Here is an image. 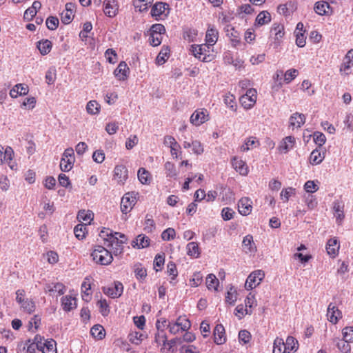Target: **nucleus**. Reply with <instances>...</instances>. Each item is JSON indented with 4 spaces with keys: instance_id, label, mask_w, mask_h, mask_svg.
I'll return each instance as SVG.
<instances>
[{
    "instance_id": "obj_1",
    "label": "nucleus",
    "mask_w": 353,
    "mask_h": 353,
    "mask_svg": "<svg viewBox=\"0 0 353 353\" xmlns=\"http://www.w3.org/2000/svg\"><path fill=\"white\" fill-rule=\"evenodd\" d=\"M93 261L103 265L110 264L113 260L112 254L101 245H96L91 253Z\"/></svg>"
},
{
    "instance_id": "obj_2",
    "label": "nucleus",
    "mask_w": 353,
    "mask_h": 353,
    "mask_svg": "<svg viewBox=\"0 0 353 353\" xmlns=\"http://www.w3.org/2000/svg\"><path fill=\"white\" fill-rule=\"evenodd\" d=\"M352 327H345L343 329V339H336V346L342 353H350L351 346L349 343H353Z\"/></svg>"
},
{
    "instance_id": "obj_3",
    "label": "nucleus",
    "mask_w": 353,
    "mask_h": 353,
    "mask_svg": "<svg viewBox=\"0 0 353 353\" xmlns=\"http://www.w3.org/2000/svg\"><path fill=\"white\" fill-rule=\"evenodd\" d=\"M265 277L263 270H259L252 272L248 277L245 287L247 290H250L258 286Z\"/></svg>"
},
{
    "instance_id": "obj_4",
    "label": "nucleus",
    "mask_w": 353,
    "mask_h": 353,
    "mask_svg": "<svg viewBox=\"0 0 353 353\" xmlns=\"http://www.w3.org/2000/svg\"><path fill=\"white\" fill-rule=\"evenodd\" d=\"M170 13L169 4L164 2H157L153 5L151 10V15L155 17L156 20H159L158 17L163 15L167 17Z\"/></svg>"
},
{
    "instance_id": "obj_5",
    "label": "nucleus",
    "mask_w": 353,
    "mask_h": 353,
    "mask_svg": "<svg viewBox=\"0 0 353 353\" xmlns=\"http://www.w3.org/2000/svg\"><path fill=\"white\" fill-rule=\"evenodd\" d=\"M102 290L105 294L112 299L118 298L123 294V285L119 281H114L112 286L103 287Z\"/></svg>"
},
{
    "instance_id": "obj_6",
    "label": "nucleus",
    "mask_w": 353,
    "mask_h": 353,
    "mask_svg": "<svg viewBox=\"0 0 353 353\" xmlns=\"http://www.w3.org/2000/svg\"><path fill=\"white\" fill-rule=\"evenodd\" d=\"M134 192L126 193L121 199V210L123 213L127 214L136 203V197L133 196Z\"/></svg>"
},
{
    "instance_id": "obj_7",
    "label": "nucleus",
    "mask_w": 353,
    "mask_h": 353,
    "mask_svg": "<svg viewBox=\"0 0 353 353\" xmlns=\"http://www.w3.org/2000/svg\"><path fill=\"white\" fill-rule=\"evenodd\" d=\"M103 12L109 17H114L117 15L119 10V5L117 0H105Z\"/></svg>"
},
{
    "instance_id": "obj_8",
    "label": "nucleus",
    "mask_w": 353,
    "mask_h": 353,
    "mask_svg": "<svg viewBox=\"0 0 353 353\" xmlns=\"http://www.w3.org/2000/svg\"><path fill=\"white\" fill-rule=\"evenodd\" d=\"M270 33L272 35L274 34V41L273 44L274 48H277L280 46L281 39H282L285 34L283 26L274 23L271 28Z\"/></svg>"
},
{
    "instance_id": "obj_9",
    "label": "nucleus",
    "mask_w": 353,
    "mask_h": 353,
    "mask_svg": "<svg viewBox=\"0 0 353 353\" xmlns=\"http://www.w3.org/2000/svg\"><path fill=\"white\" fill-rule=\"evenodd\" d=\"M114 176L120 184H124L128 177V171L125 166L118 165L114 168Z\"/></svg>"
},
{
    "instance_id": "obj_10",
    "label": "nucleus",
    "mask_w": 353,
    "mask_h": 353,
    "mask_svg": "<svg viewBox=\"0 0 353 353\" xmlns=\"http://www.w3.org/2000/svg\"><path fill=\"white\" fill-rule=\"evenodd\" d=\"M315 12L319 15H329L332 12V8L326 1H317L314 6Z\"/></svg>"
},
{
    "instance_id": "obj_11",
    "label": "nucleus",
    "mask_w": 353,
    "mask_h": 353,
    "mask_svg": "<svg viewBox=\"0 0 353 353\" xmlns=\"http://www.w3.org/2000/svg\"><path fill=\"white\" fill-rule=\"evenodd\" d=\"M327 316L332 323H336L339 318H341V312L332 303H330L327 307Z\"/></svg>"
},
{
    "instance_id": "obj_12",
    "label": "nucleus",
    "mask_w": 353,
    "mask_h": 353,
    "mask_svg": "<svg viewBox=\"0 0 353 353\" xmlns=\"http://www.w3.org/2000/svg\"><path fill=\"white\" fill-rule=\"evenodd\" d=\"M295 143V138L292 136H288L284 138L280 143L278 150L281 153H287L291 150Z\"/></svg>"
},
{
    "instance_id": "obj_13",
    "label": "nucleus",
    "mask_w": 353,
    "mask_h": 353,
    "mask_svg": "<svg viewBox=\"0 0 353 353\" xmlns=\"http://www.w3.org/2000/svg\"><path fill=\"white\" fill-rule=\"evenodd\" d=\"M214 343L217 345H221L225 343L226 337L225 336V328L221 324L216 325L214 330Z\"/></svg>"
},
{
    "instance_id": "obj_14",
    "label": "nucleus",
    "mask_w": 353,
    "mask_h": 353,
    "mask_svg": "<svg viewBox=\"0 0 353 353\" xmlns=\"http://www.w3.org/2000/svg\"><path fill=\"white\" fill-rule=\"evenodd\" d=\"M232 165L235 170L239 172L240 174L245 176L248 174V170L246 163L236 157H234L232 158Z\"/></svg>"
},
{
    "instance_id": "obj_15",
    "label": "nucleus",
    "mask_w": 353,
    "mask_h": 353,
    "mask_svg": "<svg viewBox=\"0 0 353 353\" xmlns=\"http://www.w3.org/2000/svg\"><path fill=\"white\" fill-rule=\"evenodd\" d=\"M333 211L338 223L341 222L344 219V203L342 201L336 200L333 203Z\"/></svg>"
},
{
    "instance_id": "obj_16",
    "label": "nucleus",
    "mask_w": 353,
    "mask_h": 353,
    "mask_svg": "<svg viewBox=\"0 0 353 353\" xmlns=\"http://www.w3.org/2000/svg\"><path fill=\"white\" fill-rule=\"evenodd\" d=\"M214 45H210L209 43L199 46V52L201 55V60L203 62H210L213 59V54L210 53V48Z\"/></svg>"
},
{
    "instance_id": "obj_17",
    "label": "nucleus",
    "mask_w": 353,
    "mask_h": 353,
    "mask_svg": "<svg viewBox=\"0 0 353 353\" xmlns=\"http://www.w3.org/2000/svg\"><path fill=\"white\" fill-rule=\"evenodd\" d=\"M218 30L214 26L209 25L205 34L206 42L209 43L210 45H214L218 40Z\"/></svg>"
},
{
    "instance_id": "obj_18",
    "label": "nucleus",
    "mask_w": 353,
    "mask_h": 353,
    "mask_svg": "<svg viewBox=\"0 0 353 353\" xmlns=\"http://www.w3.org/2000/svg\"><path fill=\"white\" fill-rule=\"evenodd\" d=\"M339 247V243L336 239H329L326 245L327 254L334 258L338 254Z\"/></svg>"
},
{
    "instance_id": "obj_19",
    "label": "nucleus",
    "mask_w": 353,
    "mask_h": 353,
    "mask_svg": "<svg viewBox=\"0 0 353 353\" xmlns=\"http://www.w3.org/2000/svg\"><path fill=\"white\" fill-rule=\"evenodd\" d=\"M129 68L125 61H121L114 71V76L119 80H125L128 76Z\"/></svg>"
},
{
    "instance_id": "obj_20",
    "label": "nucleus",
    "mask_w": 353,
    "mask_h": 353,
    "mask_svg": "<svg viewBox=\"0 0 353 353\" xmlns=\"http://www.w3.org/2000/svg\"><path fill=\"white\" fill-rule=\"evenodd\" d=\"M150 239L145 234H139L136 239L132 241L131 245L133 248H145L150 245Z\"/></svg>"
},
{
    "instance_id": "obj_21",
    "label": "nucleus",
    "mask_w": 353,
    "mask_h": 353,
    "mask_svg": "<svg viewBox=\"0 0 353 353\" xmlns=\"http://www.w3.org/2000/svg\"><path fill=\"white\" fill-rule=\"evenodd\" d=\"M207 117L203 110H196L190 117V122L194 125H199L208 121Z\"/></svg>"
},
{
    "instance_id": "obj_22",
    "label": "nucleus",
    "mask_w": 353,
    "mask_h": 353,
    "mask_svg": "<svg viewBox=\"0 0 353 353\" xmlns=\"http://www.w3.org/2000/svg\"><path fill=\"white\" fill-rule=\"evenodd\" d=\"M242 247L245 253L255 252L256 248L253 241L252 235H246L243 240Z\"/></svg>"
},
{
    "instance_id": "obj_23",
    "label": "nucleus",
    "mask_w": 353,
    "mask_h": 353,
    "mask_svg": "<svg viewBox=\"0 0 353 353\" xmlns=\"http://www.w3.org/2000/svg\"><path fill=\"white\" fill-rule=\"evenodd\" d=\"M305 122V116L303 114L296 112L290 118L291 126L300 128Z\"/></svg>"
},
{
    "instance_id": "obj_24",
    "label": "nucleus",
    "mask_w": 353,
    "mask_h": 353,
    "mask_svg": "<svg viewBox=\"0 0 353 353\" xmlns=\"http://www.w3.org/2000/svg\"><path fill=\"white\" fill-rule=\"evenodd\" d=\"M61 305L63 310L69 312L76 307V299L66 295L61 299Z\"/></svg>"
},
{
    "instance_id": "obj_25",
    "label": "nucleus",
    "mask_w": 353,
    "mask_h": 353,
    "mask_svg": "<svg viewBox=\"0 0 353 353\" xmlns=\"http://www.w3.org/2000/svg\"><path fill=\"white\" fill-rule=\"evenodd\" d=\"M252 205L248 198L241 199L239 201V211L242 215H248L251 212Z\"/></svg>"
},
{
    "instance_id": "obj_26",
    "label": "nucleus",
    "mask_w": 353,
    "mask_h": 353,
    "mask_svg": "<svg viewBox=\"0 0 353 353\" xmlns=\"http://www.w3.org/2000/svg\"><path fill=\"white\" fill-rule=\"evenodd\" d=\"M37 47L42 55H46L50 52L52 45L48 39H43L37 42Z\"/></svg>"
},
{
    "instance_id": "obj_27",
    "label": "nucleus",
    "mask_w": 353,
    "mask_h": 353,
    "mask_svg": "<svg viewBox=\"0 0 353 353\" xmlns=\"http://www.w3.org/2000/svg\"><path fill=\"white\" fill-rule=\"evenodd\" d=\"M91 335L98 340L103 339L105 336L103 327L99 324L94 325L90 330Z\"/></svg>"
},
{
    "instance_id": "obj_28",
    "label": "nucleus",
    "mask_w": 353,
    "mask_h": 353,
    "mask_svg": "<svg viewBox=\"0 0 353 353\" xmlns=\"http://www.w3.org/2000/svg\"><path fill=\"white\" fill-rule=\"evenodd\" d=\"M245 99H248L252 103L248 105V108H250L255 103L256 100V91L254 89H250L247 90L245 95L242 96L241 98V101L243 104L245 103Z\"/></svg>"
},
{
    "instance_id": "obj_29",
    "label": "nucleus",
    "mask_w": 353,
    "mask_h": 353,
    "mask_svg": "<svg viewBox=\"0 0 353 353\" xmlns=\"http://www.w3.org/2000/svg\"><path fill=\"white\" fill-rule=\"evenodd\" d=\"M170 49L168 46H163L161 50L156 58V63L158 65H163L169 57Z\"/></svg>"
},
{
    "instance_id": "obj_30",
    "label": "nucleus",
    "mask_w": 353,
    "mask_h": 353,
    "mask_svg": "<svg viewBox=\"0 0 353 353\" xmlns=\"http://www.w3.org/2000/svg\"><path fill=\"white\" fill-rule=\"evenodd\" d=\"M187 254L194 258H198L200 255V249L196 242H190L187 245Z\"/></svg>"
},
{
    "instance_id": "obj_31",
    "label": "nucleus",
    "mask_w": 353,
    "mask_h": 353,
    "mask_svg": "<svg viewBox=\"0 0 353 353\" xmlns=\"http://www.w3.org/2000/svg\"><path fill=\"white\" fill-rule=\"evenodd\" d=\"M271 21V15L268 11L261 12L256 18V23L259 26L268 23Z\"/></svg>"
},
{
    "instance_id": "obj_32",
    "label": "nucleus",
    "mask_w": 353,
    "mask_h": 353,
    "mask_svg": "<svg viewBox=\"0 0 353 353\" xmlns=\"http://www.w3.org/2000/svg\"><path fill=\"white\" fill-rule=\"evenodd\" d=\"M299 343L298 341L293 336H289L286 339V343H284L285 350H289L296 352L298 350Z\"/></svg>"
},
{
    "instance_id": "obj_33",
    "label": "nucleus",
    "mask_w": 353,
    "mask_h": 353,
    "mask_svg": "<svg viewBox=\"0 0 353 353\" xmlns=\"http://www.w3.org/2000/svg\"><path fill=\"white\" fill-rule=\"evenodd\" d=\"M165 170L167 177L176 178L178 175L175 165L170 161H167L165 165Z\"/></svg>"
},
{
    "instance_id": "obj_34",
    "label": "nucleus",
    "mask_w": 353,
    "mask_h": 353,
    "mask_svg": "<svg viewBox=\"0 0 353 353\" xmlns=\"http://www.w3.org/2000/svg\"><path fill=\"white\" fill-rule=\"evenodd\" d=\"M226 35L231 38L232 41L239 42V32L231 25H227L225 28Z\"/></svg>"
},
{
    "instance_id": "obj_35",
    "label": "nucleus",
    "mask_w": 353,
    "mask_h": 353,
    "mask_svg": "<svg viewBox=\"0 0 353 353\" xmlns=\"http://www.w3.org/2000/svg\"><path fill=\"white\" fill-rule=\"evenodd\" d=\"M219 281L216 276L213 274H210L206 278V285L209 290L214 289L217 290Z\"/></svg>"
},
{
    "instance_id": "obj_36",
    "label": "nucleus",
    "mask_w": 353,
    "mask_h": 353,
    "mask_svg": "<svg viewBox=\"0 0 353 353\" xmlns=\"http://www.w3.org/2000/svg\"><path fill=\"white\" fill-rule=\"evenodd\" d=\"M324 156H321V152L318 149H315L310 154V162L312 165H318L322 162Z\"/></svg>"
},
{
    "instance_id": "obj_37",
    "label": "nucleus",
    "mask_w": 353,
    "mask_h": 353,
    "mask_svg": "<svg viewBox=\"0 0 353 353\" xmlns=\"http://www.w3.org/2000/svg\"><path fill=\"white\" fill-rule=\"evenodd\" d=\"M47 288L50 292H58L59 295L63 294L65 290V285L61 283H52Z\"/></svg>"
},
{
    "instance_id": "obj_38",
    "label": "nucleus",
    "mask_w": 353,
    "mask_h": 353,
    "mask_svg": "<svg viewBox=\"0 0 353 353\" xmlns=\"http://www.w3.org/2000/svg\"><path fill=\"white\" fill-rule=\"evenodd\" d=\"M153 2V0H137L134 2V6L136 8H138L139 10L142 12H145L148 6L151 5Z\"/></svg>"
},
{
    "instance_id": "obj_39",
    "label": "nucleus",
    "mask_w": 353,
    "mask_h": 353,
    "mask_svg": "<svg viewBox=\"0 0 353 353\" xmlns=\"http://www.w3.org/2000/svg\"><path fill=\"white\" fill-rule=\"evenodd\" d=\"M43 347H44L43 350V349L41 350L43 353H57L56 341L53 339L46 341Z\"/></svg>"
},
{
    "instance_id": "obj_40",
    "label": "nucleus",
    "mask_w": 353,
    "mask_h": 353,
    "mask_svg": "<svg viewBox=\"0 0 353 353\" xmlns=\"http://www.w3.org/2000/svg\"><path fill=\"white\" fill-rule=\"evenodd\" d=\"M100 105L97 101H90L86 105V110L90 114H97L99 112Z\"/></svg>"
},
{
    "instance_id": "obj_41",
    "label": "nucleus",
    "mask_w": 353,
    "mask_h": 353,
    "mask_svg": "<svg viewBox=\"0 0 353 353\" xmlns=\"http://www.w3.org/2000/svg\"><path fill=\"white\" fill-rule=\"evenodd\" d=\"M138 178L142 184H148L150 183V172L145 168H141L138 170Z\"/></svg>"
},
{
    "instance_id": "obj_42",
    "label": "nucleus",
    "mask_w": 353,
    "mask_h": 353,
    "mask_svg": "<svg viewBox=\"0 0 353 353\" xmlns=\"http://www.w3.org/2000/svg\"><path fill=\"white\" fill-rule=\"evenodd\" d=\"M176 323L183 331H187L191 327L190 321L188 319L183 318L182 316H179L176 319Z\"/></svg>"
},
{
    "instance_id": "obj_43",
    "label": "nucleus",
    "mask_w": 353,
    "mask_h": 353,
    "mask_svg": "<svg viewBox=\"0 0 353 353\" xmlns=\"http://www.w3.org/2000/svg\"><path fill=\"white\" fill-rule=\"evenodd\" d=\"M145 336L143 333L135 332L129 334V340L132 343L139 345L145 339Z\"/></svg>"
},
{
    "instance_id": "obj_44",
    "label": "nucleus",
    "mask_w": 353,
    "mask_h": 353,
    "mask_svg": "<svg viewBox=\"0 0 353 353\" xmlns=\"http://www.w3.org/2000/svg\"><path fill=\"white\" fill-rule=\"evenodd\" d=\"M74 161L62 157L60 162V168L63 172H69L73 167Z\"/></svg>"
},
{
    "instance_id": "obj_45",
    "label": "nucleus",
    "mask_w": 353,
    "mask_h": 353,
    "mask_svg": "<svg viewBox=\"0 0 353 353\" xmlns=\"http://www.w3.org/2000/svg\"><path fill=\"white\" fill-rule=\"evenodd\" d=\"M86 225L83 223L77 224L74 228V234L78 239H83L85 237V230Z\"/></svg>"
},
{
    "instance_id": "obj_46",
    "label": "nucleus",
    "mask_w": 353,
    "mask_h": 353,
    "mask_svg": "<svg viewBox=\"0 0 353 353\" xmlns=\"http://www.w3.org/2000/svg\"><path fill=\"white\" fill-rule=\"evenodd\" d=\"M273 353H285L284 341L282 339L277 337L274 340Z\"/></svg>"
},
{
    "instance_id": "obj_47",
    "label": "nucleus",
    "mask_w": 353,
    "mask_h": 353,
    "mask_svg": "<svg viewBox=\"0 0 353 353\" xmlns=\"http://www.w3.org/2000/svg\"><path fill=\"white\" fill-rule=\"evenodd\" d=\"M236 295L237 292L236 290L233 287H231L225 296L226 303H228L230 305H234L236 301Z\"/></svg>"
},
{
    "instance_id": "obj_48",
    "label": "nucleus",
    "mask_w": 353,
    "mask_h": 353,
    "mask_svg": "<svg viewBox=\"0 0 353 353\" xmlns=\"http://www.w3.org/2000/svg\"><path fill=\"white\" fill-rule=\"evenodd\" d=\"M59 21L56 17H49L47 18L46 24L47 28L50 30H54L58 28Z\"/></svg>"
},
{
    "instance_id": "obj_49",
    "label": "nucleus",
    "mask_w": 353,
    "mask_h": 353,
    "mask_svg": "<svg viewBox=\"0 0 353 353\" xmlns=\"http://www.w3.org/2000/svg\"><path fill=\"white\" fill-rule=\"evenodd\" d=\"M21 305L23 310L26 311L29 314H31L35 310V304L34 301L29 300L28 299H26Z\"/></svg>"
},
{
    "instance_id": "obj_50",
    "label": "nucleus",
    "mask_w": 353,
    "mask_h": 353,
    "mask_svg": "<svg viewBox=\"0 0 353 353\" xmlns=\"http://www.w3.org/2000/svg\"><path fill=\"white\" fill-rule=\"evenodd\" d=\"M314 141L319 147L322 146L326 141L325 136L323 133L320 132H315L313 134Z\"/></svg>"
},
{
    "instance_id": "obj_51",
    "label": "nucleus",
    "mask_w": 353,
    "mask_h": 353,
    "mask_svg": "<svg viewBox=\"0 0 353 353\" xmlns=\"http://www.w3.org/2000/svg\"><path fill=\"white\" fill-rule=\"evenodd\" d=\"M165 28L163 25L160 23H156L151 26L150 29V34H165Z\"/></svg>"
},
{
    "instance_id": "obj_52",
    "label": "nucleus",
    "mask_w": 353,
    "mask_h": 353,
    "mask_svg": "<svg viewBox=\"0 0 353 353\" xmlns=\"http://www.w3.org/2000/svg\"><path fill=\"white\" fill-rule=\"evenodd\" d=\"M304 32L305 31H303V32H294L296 36V44L299 48H303L305 46L306 37L304 35Z\"/></svg>"
},
{
    "instance_id": "obj_53",
    "label": "nucleus",
    "mask_w": 353,
    "mask_h": 353,
    "mask_svg": "<svg viewBox=\"0 0 353 353\" xmlns=\"http://www.w3.org/2000/svg\"><path fill=\"white\" fill-rule=\"evenodd\" d=\"M110 239V241L107 245L108 247H113L114 245H115V247L123 246V244L125 243V240H120L114 233Z\"/></svg>"
},
{
    "instance_id": "obj_54",
    "label": "nucleus",
    "mask_w": 353,
    "mask_h": 353,
    "mask_svg": "<svg viewBox=\"0 0 353 353\" xmlns=\"http://www.w3.org/2000/svg\"><path fill=\"white\" fill-rule=\"evenodd\" d=\"M175 234V230L173 228H169L162 232L161 238L164 241H170L174 238Z\"/></svg>"
},
{
    "instance_id": "obj_55",
    "label": "nucleus",
    "mask_w": 353,
    "mask_h": 353,
    "mask_svg": "<svg viewBox=\"0 0 353 353\" xmlns=\"http://www.w3.org/2000/svg\"><path fill=\"white\" fill-rule=\"evenodd\" d=\"M58 181L60 185L65 188H72L70 179L65 174H60L58 176Z\"/></svg>"
},
{
    "instance_id": "obj_56",
    "label": "nucleus",
    "mask_w": 353,
    "mask_h": 353,
    "mask_svg": "<svg viewBox=\"0 0 353 353\" xmlns=\"http://www.w3.org/2000/svg\"><path fill=\"white\" fill-rule=\"evenodd\" d=\"M100 308V312L103 316H106L108 315L110 312L109 305L106 301V300H100L98 302Z\"/></svg>"
},
{
    "instance_id": "obj_57",
    "label": "nucleus",
    "mask_w": 353,
    "mask_h": 353,
    "mask_svg": "<svg viewBox=\"0 0 353 353\" xmlns=\"http://www.w3.org/2000/svg\"><path fill=\"white\" fill-rule=\"evenodd\" d=\"M145 224V227L144 228V230L148 232H151L155 229V223L152 216L149 218V214L146 215Z\"/></svg>"
},
{
    "instance_id": "obj_58",
    "label": "nucleus",
    "mask_w": 353,
    "mask_h": 353,
    "mask_svg": "<svg viewBox=\"0 0 353 353\" xmlns=\"http://www.w3.org/2000/svg\"><path fill=\"white\" fill-rule=\"evenodd\" d=\"M105 57H106L107 60L110 63H114L117 61V53H116L115 50H114L113 49L108 48L105 51Z\"/></svg>"
},
{
    "instance_id": "obj_59",
    "label": "nucleus",
    "mask_w": 353,
    "mask_h": 353,
    "mask_svg": "<svg viewBox=\"0 0 353 353\" xmlns=\"http://www.w3.org/2000/svg\"><path fill=\"white\" fill-rule=\"evenodd\" d=\"M114 232H112V230L105 228H103L99 233L100 237L102 238L105 241H107L108 243L110 241V238L112 236Z\"/></svg>"
},
{
    "instance_id": "obj_60",
    "label": "nucleus",
    "mask_w": 353,
    "mask_h": 353,
    "mask_svg": "<svg viewBox=\"0 0 353 353\" xmlns=\"http://www.w3.org/2000/svg\"><path fill=\"white\" fill-rule=\"evenodd\" d=\"M295 194V189L290 187L286 189H283L281 192V199H284L285 201H288L291 195Z\"/></svg>"
},
{
    "instance_id": "obj_61",
    "label": "nucleus",
    "mask_w": 353,
    "mask_h": 353,
    "mask_svg": "<svg viewBox=\"0 0 353 353\" xmlns=\"http://www.w3.org/2000/svg\"><path fill=\"white\" fill-rule=\"evenodd\" d=\"M304 189L308 193H313L319 190V186L313 181H307L304 185Z\"/></svg>"
},
{
    "instance_id": "obj_62",
    "label": "nucleus",
    "mask_w": 353,
    "mask_h": 353,
    "mask_svg": "<svg viewBox=\"0 0 353 353\" xmlns=\"http://www.w3.org/2000/svg\"><path fill=\"white\" fill-rule=\"evenodd\" d=\"M197 35V31L194 29H187L183 33V38L189 42L193 41L195 37Z\"/></svg>"
},
{
    "instance_id": "obj_63",
    "label": "nucleus",
    "mask_w": 353,
    "mask_h": 353,
    "mask_svg": "<svg viewBox=\"0 0 353 353\" xmlns=\"http://www.w3.org/2000/svg\"><path fill=\"white\" fill-rule=\"evenodd\" d=\"M251 339V334L246 330H241L239 333V341L243 342V343H248Z\"/></svg>"
},
{
    "instance_id": "obj_64",
    "label": "nucleus",
    "mask_w": 353,
    "mask_h": 353,
    "mask_svg": "<svg viewBox=\"0 0 353 353\" xmlns=\"http://www.w3.org/2000/svg\"><path fill=\"white\" fill-rule=\"evenodd\" d=\"M181 353H200L194 345H183L181 348Z\"/></svg>"
}]
</instances>
